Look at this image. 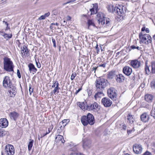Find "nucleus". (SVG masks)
<instances>
[{
    "mask_svg": "<svg viewBox=\"0 0 155 155\" xmlns=\"http://www.w3.org/2000/svg\"><path fill=\"white\" fill-rule=\"evenodd\" d=\"M96 20L98 25L101 27H107L110 25V19L105 17L102 13H99L97 15Z\"/></svg>",
    "mask_w": 155,
    "mask_h": 155,
    "instance_id": "1",
    "label": "nucleus"
},
{
    "mask_svg": "<svg viewBox=\"0 0 155 155\" xmlns=\"http://www.w3.org/2000/svg\"><path fill=\"white\" fill-rule=\"evenodd\" d=\"M108 84L107 80L103 78H98L95 82L96 90L98 91H103Z\"/></svg>",
    "mask_w": 155,
    "mask_h": 155,
    "instance_id": "2",
    "label": "nucleus"
},
{
    "mask_svg": "<svg viewBox=\"0 0 155 155\" xmlns=\"http://www.w3.org/2000/svg\"><path fill=\"white\" fill-rule=\"evenodd\" d=\"M4 68L6 71L10 72L13 71V63L10 58L5 57L4 59Z\"/></svg>",
    "mask_w": 155,
    "mask_h": 155,
    "instance_id": "3",
    "label": "nucleus"
},
{
    "mask_svg": "<svg viewBox=\"0 0 155 155\" xmlns=\"http://www.w3.org/2000/svg\"><path fill=\"white\" fill-rule=\"evenodd\" d=\"M5 152L6 154L13 155L15 153V149L13 146L8 144L5 147Z\"/></svg>",
    "mask_w": 155,
    "mask_h": 155,
    "instance_id": "4",
    "label": "nucleus"
},
{
    "mask_svg": "<svg viewBox=\"0 0 155 155\" xmlns=\"http://www.w3.org/2000/svg\"><path fill=\"white\" fill-rule=\"evenodd\" d=\"M107 93L109 97L112 100H116L117 94L115 88L113 87H110L108 89Z\"/></svg>",
    "mask_w": 155,
    "mask_h": 155,
    "instance_id": "5",
    "label": "nucleus"
},
{
    "mask_svg": "<svg viewBox=\"0 0 155 155\" xmlns=\"http://www.w3.org/2000/svg\"><path fill=\"white\" fill-rule=\"evenodd\" d=\"M115 11L114 13L117 14L120 16H122L126 12L125 7L123 6L119 5L118 6H115Z\"/></svg>",
    "mask_w": 155,
    "mask_h": 155,
    "instance_id": "6",
    "label": "nucleus"
},
{
    "mask_svg": "<svg viewBox=\"0 0 155 155\" xmlns=\"http://www.w3.org/2000/svg\"><path fill=\"white\" fill-rule=\"evenodd\" d=\"M115 11L114 13L117 14L120 16H122L126 12L125 7L123 6L119 5L118 6H115Z\"/></svg>",
    "mask_w": 155,
    "mask_h": 155,
    "instance_id": "7",
    "label": "nucleus"
},
{
    "mask_svg": "<svg viewBox=\"0 0 155 155\" xmlns=\"http://www.w3.org/2000/svg\"><path fill=\"white\" fill-rule=\"evenodd\" d=\"M12 85V83L10 78L8 76H5L3 81V86L5 88H8Z\"/></svg>",
    "mask_w": 155,
    "mask_h": 155,
    "instance_id": "8",
    "label": "nucleus"
},
{
    "mask_svg": "<svg viewBox=\"0 0 155 155\" xmlns=\"http://www.w3.org/2000/svg\"><path fill=\"white\" fill-rule=\"evenodd\" d=\"M101 103L105 107H109L111 105L112 101L108 98L104 97L102 98L101 101Z\"/></svg>",
    "mask_w": 155,
    "mask_h": 155,
    "instance_id": "9",
    "label": "nucleus"
},
{
    "mask_svg": "<svg viewBox=\"0 0 155 155\" xmlns=\"http://www.w3.org/2000/svg\"><path fill=\"white\" fill-rule=\"evenodd\" d=\"M133 148L134 152L136 154L140 153L142 151V147L140 144H135L134 145Z\"/></svg>",
    "mask_w": 155,
    "mask_h": 155,
    "instance_id": "10",
    "label": "nucleus"
},
{
    "mask_svg": "<svg viewBox=\"0 0 155 155\" xmlns=\"http://www.w3.org/2000/svg\"><path fill=\"white\" fill-rule=\"evenodd\" d=\"M8 88H9L10 89L8 92L9 94L10 97H14L16 93V87L12 85L10 87H9Z\"/></svg>",
    "mask_w": 155,
    "mask_h": 155,
    "instance_id": "11",
    "label": "nucleus"
},
{
    "mask_svg": "<svg viewBox=\"0 0 155 155\" xmlns=\"http://www.w3.org/2000/svg\"><path fill=\"white\" fill-rule=\"evenodd\" d=\"M8 125V122L5 118L0 119V127L2 128H5Z\"/></svg>",
    "mask_w": 155,
    "mask_h": 155,
    "instance_id": "12",
    "label": "nucleus"
},
{
    "mask_svg": "<svg viewBox=\"0 0 155 155\" xmlns=\"http://www.w3.org/2000/svg\"><path fill=\"white\" fill-rule=\"evenodd\" d=\"M123 72L126 75L129 76L132 73L131 68L128 66H126L123 68Z\"/></svg>",
    "mask_w": 155,
    "mask_h": 155,
    "instance_id": "13",
    "label": "nucleus"
},
{
    "mask_svg": "<svg viewBox=\"0 0 155 155\" xmlns=\"http://www.w3.org/2000/svg\"><path fill=\"white\" fill-rule=\"evenodd\" d=\"M87 118L89 122V124L92 125L95 123V120L94 116L91 114L88 113L87 115Z\"/></svg>",
    "mask_w": 155,
    "mask_h": 155,
    "instance_id": "14",
    "label": "nucleus"
},
{
    "mask_svg": "<svg viewBox=\"0 0 155 155\" xmlns=\"http://www.w3.org/2000/svg\"><path fill=\"white\" fill-rule=\"evenodd\" d=\"M131 65L134 68H137L140 66V63L137 60L131 61Z\"/></svg>",
    "mask_w": 155,
    "mask_h": 155,
    "instance_id": "15",
    "label": "nucleus"
},
{
    "mask_svg": "<svg viewBox=\"0 0 155 155\" xmlns=\"http://www.w3.org/2000/svg\"><path fill=\"white\" fill-rule=\"evenodd\" d=\"M55 141L60 144L64 143L65 142V140L64 139L63 136L60 135H57V136L55 138Z\"/></svg>",
    "mask_w": 155,
    "mask_h": 155,
    "instance_id": "16",
    "label": "nucleus"
},
{
    "mask_svg": "<svg viewBox=\"0 0 155 155\" xmlns=\"http://www.w3.org/2000/svg\"><path fill=\"white\" fill-rule=\"evenodd\" d=\"M19 114L15 111L10 112L9 114V116L11 119L16 120L19 116Z\"/></svg>",
    "mask_w": 155,
    "mask_h": 155,
    "instance_id": "17",
    "label": "nucleus"
},
{
    "mask_svg": "<svg viewBox=\"0 0 155 155\" xmlns=\"http://www.w3.org/2000/svg\"><path fill=\"white\" fill-rule=\"evenodd\" d=\"M90 11L91 12V14H95L97 13L98 11V5L97 3L93 4V7L90 9Z\"/></svg>",
    "mask_w": 155,
    "mask_h": 155,
    "instance_id": "18",
    "label": "nucleus"
},
{
    "mask_svg": "<svg viewBox=\"0 0 155 155\" xmlns=\"http://www.w3.org/2000/svg\"><path fill=\"white\" fill-rule=\"evenodd\" d=\"M87 118V117L86 116H82L81 118V122L84 126H86L88 124H89V122L88 121Z\"/></svg>",
    "mask_w": 155,
    "mask_h": 155,
    "instance_id": "19",
    "label": "nucleus"
},
{
    "mask_svg": "<svg viewBox=\"0 0 155 155\" xmlns=\"http://www.w3.org/2000/svg\"><path fill=\"white\" fill-rule=\"evenodd\" d=\"M28 67L29 68V70L30 72H33L34 73H33L34 74L37 71V69L35 67L34 65L32 63H29L28 64Z\"/></svg>",
    "mask_w": 155,
    "mask_h": 155,
    "instance_id": "20",
    "label": "nucleus"
},
{
    "mask_svg": "<svg viewBox=\"0 0 155 155\" xmlns=\"http://www.w3.org/2000/svg\"><path fill=\"white\" fill-rule=\"evenodd\" d=\"M116 79L117 82L120 83L124 81V77L122 74H119L118 75H117Z\"/></svg>",
    "mask_w": 155,
    "mask_h": 155,
    "instance_id": "21",
    "label": "nucleus"
},
{
    "mask_svg": "<svg viewBox=\"0 0 155 155\" xmlns=\"http://www.w3.org/2000/svg\"><path fill=\"white\" fill-rule=\"evenodd\" d=\"M78 105L82 110H86V107H87V102L85 101L82 102H79L78 104Z\"/></svg>",
    "mask_w": 155,
    "mask_h": 155,
    "instance_id": "22",
    "label": "nucleus"
},
{
    "mask_svg": "<svg viewBox=\"0 0 155 155\" xmlns=\"http://www.w3.org/2000/svg\"><path fill=\"white\" fill-rule=\"evenodd\" d=\"M107 8L109 12L114 13L115 8L113 5L110 4H108L107 5Z\"/></svg>",
    "mask_w": 155,
    "mask_h": 155,
    "instance_id": "23",
    "label": "nucleus"
},
{
    "mask_svg": "<svg viewBox=\"0 0 155 155\" xmlns=\"http://www.w3.org/2000/svg\"><path fill=\"white\" fill-rule=\"evenodd\" d=\"M140 42V43H145V34H143L142 32L139 34Z\"/></svg>",
    "mask_w": 155,
    "mask_h": 155,
    "instance_id": "24",
    "label": "nucleus"
},
{
    "mask_svg": "<svg viewBox=\"0 0 155 155\" xmlns=\"http://www.w3.org/2000/svg\"><path fill=\"white\" fill-rule=\"evenodd\" d=\"M153 99V96L152 95L147 94L146 95V101L148 103H151L152 102Z\"/></svg>",
    "mask_w": 155,
    "mask_h": 155,
    "instance_id": "25",
    "label": "nucleus"
},
{
    "mask_svg": "<svg viewBox=\"0 0 155 155\" xmlns=\"http://www.w3.org/2000/svg\"><path fill=\"white\" fill-rule=\"evenodd\" d=\"M98 91L99 92L96 93L94 96V98L96 100H97V98L101 97V96H103V94L102 91Z\"/></svg>",
    "mask_w": 155,
    "mask_h": 155,
    "instance_id": "26",
    "label": "nucleus"
},
{
    "mask_svg": "<svg viewBox=\"0 0 155 155\" xmlns=\"http://www.w3.org/2000/svg\"><path fill=\"white\" fill-rule=\"evenodd\" d=\"M94 104H90L89 105H87L86 107V110H92L95 111V107H94Z\"/></svg>",
    "mask_w": 155,
    "mask_h": 155,
    "instance_id": "27",
    "label": "nucleus"
},
{
    "mask_svg": "<svg viewBox=\"0 0 155 155\" xmlns=\"http://www.w3.org/2000/svg\"><path fill=\"white\" fill-rule=\"evenodd\" d=\"M117 75L115 74V72L114 71H111L110 72L108 75V77L111 79L116 77Z\"/></svg>",
    "mask_w": 155,
    "mask_h": 155,
    "instance_id": "28",
    "label": "nucleus"
},
{
    "mask_svg": "<svg viewBox=\"0 0 155 155\" xmlns=\"http://www.w3.org/2000/svg\"><path fill=\"white\" fill-rule=\"evenodd\" d=\"M127 120H128V122L131 124H133L134 122V119L132 115L129 114L127 116Z\"/></svg>",
    "mask_w": 155,
    "mask_h": 155,
    "instance_id": "29",
    "label": "nucleus"
},
{
    "mask_svg": "<svg viewBox=\"0 0 155 155\" xmlns=\"http://www.w3.org/2000/svg\"><path fill=\"white\" fill-rule=\"evenodd\" d=\"M29 140L30 141L28 145V150L30 151L31 150L34 143V140L31 139H30Z\"/></svg>",
    "mask_w": 155,
    "mask_h": 155,
    "instance_id": "30",
    "label": "nucleus"
},
{
    "mask_svg": "<svg viewBox=\"0 0 155 155\" xmlns=\"http://www.w3.org/2000/svg\"><path fill=\"white\" fill-rule=\"evenodd\" d=\"M59 85L57 84V86L55 87H54V89L53 90V92L54 94H55L56 93L57 94L59 92V90L60 89V87H59Z\"/></svg>",
    "mask_w": 155,
    "mask_h": 155,
    "instance_id": "31",
    "label": "nucleus"
},
{
    "mask_svg": "<svg viewBox=\"0 0 155 155\" xmlns=\"http://www.w3.org/2000/svg\"><path fill=\"white\" fill-rule=\"evenodd\" d=\"M87 24L88 25V28H89V27L91 26H95V24L93 20H88L87 21Z\"/></svg>",
    "mask_w": 155,
    "mask_h": 155,
    "instance_id": "32",
    "label": "nucleus"
},
{
    "mask_svg": "<svg viewBox=\"0 0 155 155\" xmlns=\"http://www.w3.org/2000/svg\"><path fill=\"white\" fill-rule=\"evenodd\" d=\"M22 55L26 56L29 53L28 49H22L21 51Z\"/></svg>",
    "mask_w": 155,
    "mask_h": 155,
    "instance_id": "33",
    "label": "nucleus"
},
{
    "mask_svg": "<svg viewBox=\"0 0 155 155\" xmlns=\"http://www.w3.org/2000/svg\"><path fill=\"white\" fill-rule=\"evenodd\" d=\"M12 33L7 34L5 33L4 35V38L6 40H8L9 38H11L12 36Z\"/></svg>",
    "mask_w": 155,
    "mask_h": 155,
    "instance_id": "34",
    "label": "nucleus"
},
{
    "mask_svg": "<svg viewBox=\"0 0 155 155\" xmlns=\"http://www.w3.org/2000/svg\"><path fill=\"white\" fill-rule=\"evenodd\" d=\"M7 133V131L2 129H0V137L5 136Z\"/></svg>",
    "mask_w": 155,
    "mask_h": 155,
    "instance_id": "35",
    "label": "nucleus"
},
{
    "mask_svg": "<svg viewBox=\"0 0 155 155\" xmlns=\"http://www.w3.org/2000/svg\"><path fill=\"white\" fill-rule=\"evenodd\" d=\"M127 53V51L126 49H122L120 52H118L117 54H120L121 55H124L126 54Z\"/></svg>",
    "mask_w": 155,
    "mask_h": 155,
    "instance_id": "36",
    "label": "nucleus"
},
{
    "mask_svg": "<svg viewBox=\"0 0 155 155\" xmlns=\"http://www.w3.org/2000/svg\"><path fill=\"white\" fill-rule=\"evenodd\" d=\"M152 73L155 74V61H153L152 63Z\"/></svg>",
    "mask_w": 155,
    "mask_h": 155,
    "instance_id": "37",
    "label": "nucleus"
},
{
    "mask_svg": "<svg viewBox=\"0 0 155 155\" xmlns=\"http://www.w3.org/2000/svg\"><path fill=\"white\" fill-rule=\"evenodd\" d=\"M140 119L143 122H145V113H144L140 116Z\"/></svg>",
    "mask_w": 155,
    "mask_h": 155,
    "instance_id": "38",
    "label": "nucleus"
},
{
    "mask_svg": "<svg viewBox=\"0 0 155 155\" xmlns=\"http://www.w3.org/2000/svg\"><path fill=\"white\" fill-rule=\"evenodd\" d=\"M87 91L88 96H91L93 90L92 89L88 88L87 89Z\"/></svg>",
    "mask_w": 155,
    "mask_h": 155,
    "instance_id": "39",
    "label": "nucleus"
},
{
    "mask_svg": "<svg viewBox=\"0 0 155 155\" xmlns=\"http://www.w3.org/2000/svg\"><path fill=\"white\" fill-rule=\"evenodd\" d=\"M150 86L151 88H155V80H153L150 83Z\"/></svg>",
    "mask_w": 155,
    "mask_h": 155,
    "instance_id": "40",
    "label": "nucleus"
},
{
    "mask_svg": "<svg viewBox=\"0 0 155 155\" xmlns=\"http://www.w3.org/2000/svg\"><path fill=\"white\" fill-rule=\"evenodd\" d=\"M57 84L59 85V83H58L57 81H53V84L52 86V87L54 88L57 86Z\"/></svg>",
    "mask_w": 155,
    "mask_h": 155,
    "instance_id": "41",
    "label": "nucleus"
},
{
    "mask_svg": "<svg viewBox=\"0 0 155 155\" xmlns=\"http://www.w3.org/2000/svg\"><path fill=\"white\" fill-rule=\"evenodd\" d=\"M31 85L30 84H29V94L30 95H31V93L33 92V88H31Z\"/></svg>",
    "mask_w": 155,
    "mask_h": 155,
    "instance_id": "42",
    "label": "nucleus"
},
{
    "mask_svg": "<svg viewBox=\"0 0 155 155\" xmlns=\"http://www.w3.org/2000/svg\"><path fill=\"white\" fill-rule=\"evenodd\" d=\"M74 37L71 35H69L68 36V40L69 41H71L73 40Z\"/></svg>",
    "mask_w": 155,
    "mask_h": 155,
    "instance_id": "43",
    "label": "nucleus"
},
{
    "mask_svg": "<svg viewBox=\"0 0 155 155\" xmlns=\"http://www.w3.org/2000/svg\"><path fill=\"white\" fill-rule=\"evenodd\" d=\"M147 39L148 40L147 41V43H150L151 42V37L149 35H148L147 36Z\"/></svg>",
    "mask_w": 155,
    "mask_h": 155,
    "instance_id": "44",
    "label": "nucleus"
},
{
    "mask_svg": "<svg viewBox=\"0 0 155 155\" xmlns=\"http://www.w3.org/2000/svg\"><path fill=\"white\" fill-rule=\"evenodd\" d=\"M76 74L75 72L73 73L72 74L71 76V80H74V79L75 77L76 76Z\"/></svg>",
    "mask_w": 155,
    "mask_h": 155,
    "instance_id": "45",
    "label": "nucleus"
},
{
    "mask_svg": "<svg viewBox=\"0 0 155 155\" xmlns=\"http://www.w3.org/2000/svg\"><path fill=\"white\" fill-rule=\"evenodd\" d=\"M52 41L53 44V47L54 48H56V42L55 39L53 38H52Z\"/></svg>",
    "mask_w": 155,
    "mask_h": 155,
    "instance_id": "46",
    "label": "nucleus"
},
{
    "mask_svg": "<svg viewBox=\"0 0 155 155\" xmlns=\"http://www.w3.org/2000/svg\"><path fill=\"white\" fill-rule=\"evenodd\" d=\"M151 116L153 117L155 119V109L151 111Z\"/></svg>",
    "mask_w": 155,
    "mask_h": 155,
    "instance_id": "47",
    "label": "nucleus"
},
{
    "mask_svg": "<svg viewBox=\"0 0 155 155\" xmlns=\"http://www.w3.org/2000/svg\"><path fill=\"white\" fill-rule=\"evenodd\" d=\"M150 72L149 68L146 65V74H148Z\"/></svg>",
    "mask_w": 155,
    "mask_h": 155,
    "instance_id": "48",
    "label": "nucleus"
},
{
    "mask_svg": "<svg viewBox=\"0 0 155 155\" xmlns=\"http://www.w3.org/2000/svg\"><path fill=\"white\" fill-rule=\"evenodd\" d=\"M17 75L18 78H21V75L18 69L17 70Z\"/></svg>",
    "mask_w": 155,
    "mask_h": 155,
    "instance_id": "49",
    "label": "nucleus"
},
{
    "mask_svg": "<svg viewBox=\"0 0 155 155\" xmlns=\"http://www.w3.org/2000/svg\"><path fill=\"white\" fill-rule=\"evenodd\" d=\"M134 131L135 130L134 129V128H133L132 130H127V132L128 134H129L131 133L132 131Z\"/></svg>",
    "mask_w": 155,
    "mask_h": 155,
    "instance_id": "50",
    "label": "nucleus"
},
{
    "mask_svg": "<svg viewBox=\"0 0 155 155\" xmlns=\"http://www.w3.org/2000/svg\"><path fill=\"white\" fill-rule=\"evenodd\" d=\"M36 64L37 67L38 68H40L41 67V65L40 63H38V62L35 60Z\"/></svg>",
    "mask_w": 155,
    "mask_h": 155,
    "instance_id": "51",
    "label": "nucleus"
},
{
    "mask_svg": "<svg viewBox=\"0 0 155 155\" xmlns=\"http://www.w3.org/2000/svg\"><path fill=\"white\" fill-rule=\"evenodd\" d=\"M45 16L44 15L41 16L38 19L39 20H42L45 19Z\"/></svg>",
    "mask_w": 155,
    "mask_h": 155,
    "instance_id": "52",
    "label": "nucleus"
},
{
    "mask_svg": "<svg viewBox=\"0 0 155 155\" xmlns=\"http://www.w3.org/2000/svg\"><path fill=\"white\" fill-rule=\"evenodd\" d=\"M50 15V13L48 12L47 13H45L44 15L46 18V17H48Z\"/></svg>",
    "mask_w": 155,
    "mask_h": 155,
    "instance_id": "53",
    "label": "nucleus"
},
{
    "mask_svg": "<svg viewBox=\"0 0 155 155\" xmlns=\"http://www.w3.org/2000/svg\"><path fill=\"white\" fill-rule=\"evenodd\" d=\"M106 64L105 63L103 64H100L99 65L98 67H102L104 68H105L106 67Z\"/></svg>",
    "mask_w": 155,
    "mask_h": 155,
    "instance_id": "54",
    "label": "nucleus"
},
{
    "mask_svg": "<svg viewBox=\"0 0 155 155\" xmlns=\"http://www.w3.org/2000/svg\"><path fill=\"white\" fill-rule=\"evenodd\" d=\"M53 127V126L52 125H51L50 127L48 128V130L51 131Z\"/></svg>",
    "mask_w": 155,
    "mask_h": 155,
    "instance_id": "55",
    "label": "nucleus"
},
{
    "mask_svg": "<svg viewBox=\"0 0 155 155\" xmlns=\"http://www.w3.org/2000/svg\"><path fill=\"white\" fill-rule=\"evenodd\" d=\"M70 155H84L81 153H74L71 154Z\"/></svg>",
    "mask_w": 155,
    "mask_h": 155,
    "instance_id": "56",
    "label": "nucleus"
},
{
    "mask_svg": "<svg viewBox=\"0 0 155 155\" xmlns=\"http://www.w3.org/2000/svg\"><path fill=\"white\" fill-rule=\"evenodd\" d=\"M94 107H95V110H96V108H97L98 106V104L97 103H94Z\"/></svg>",
    "mask_w": 155,
    "mask_h": 155,
    "instance_id": "57",
    "label": "nucleus"
},
{
    "mask_svg": "<svg viewBox=\"0 0 155 155\" xmlns=\"http://www.w3.org/2000/svg\"><path fill=\"white\" fill-rule=\"evenodd\" d=\"M71 18L69 16H67L66 18L67 21H70L71 20Z\"/></svg>",
    "mask_w": 155,
    "mask_h": 155,
    "instance_id": "58",
    "label": "nucleus"
},
{
    "mask_svg": "<svg viewBox=\"0 0 155 155\" xmlns=\"http://www.w3.org/2000/svg\"><path fill=\"white\" fill-rule=\"evenodd\" d=\"M2 22H3V24L5 25H9V24L7 23V21H6L5 20L3 21Z\"/></svg>",
    "mask_w": 155,
    "mask_h": 155,
    "instance_id": "59",
    "label": "nucleus"
},
{
    "mask_svg": "<svg viewBox=\"0 0 155 155\" xmlns=\"http://www.w3.org/2000/svg\"><path fill=\"white\" fill-rule=\"evenodd\" d=\"M122 128L124 130H126V126L125 124H123L122 125Z\"/></svg>",
    "mask_w": 155,
    "mask_h": 155,
    "instance_id": "60",
    "label": "nucleus"
},
{
    "mask_svg": "<svg viewBox=\"0 0 155 155\" xmlns=\"http://www.w3.org/2000/svg\"><path fill=\"white\" fill-rule=\"evenodd\" d=\"M145 87V84L143 83L141 84V85L140 87V88H143Z\"/></svg>",
    "mask_w": 155,
    "mask_h": 155,
    "instance_id": "61",
    "label": "nucleus"
},
{
    "mask_svg": "<svg viewBox=\"0 0 155 155\" xmlns=\"http://www.w3.org/2000/svg\"><path fill=\"white\" fill-rule=\"evenodd\" d=\"M81 88H80L78 90H77L75 92V94H77L81 90Z\"/></svg>",
    "mask_w": 155,
    "mask_h": 155,
    "instance_id": "62",
    "label": "nucleus"
},
{
    "mask_svg": "<svg viewBox=\"0 0 155 155\" xmlns=\"http://www.w3.org/2000/svg\"><path fill=\"white\" fill-rule=\"evenodd\" d=\"M98 67V66H97L96 67H93V68H92V70L93 71L94 70V72H95L96 70L97 69V68Z\"/></svg>",
    "mask_w": 155,
    "mask_h": 155,
    "instance_id": "63",
    "label": "nucleus"
},
{
    "mask_svg": "<svg viewBox=\"0 0 155 155\" xmlns=\"http://www.w3.org/2000/svg\"><path fill=\"white\" fill-rule=\"evenodd\" d=\"M151 153L148 151H146V155H150Z\"/></svg>",
    "mask_w": 155,
    "mask_h": 155,
    "instance_id": "64",
    "label": "nucleus"
}]
</instances>
